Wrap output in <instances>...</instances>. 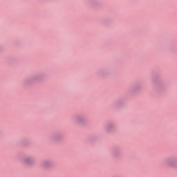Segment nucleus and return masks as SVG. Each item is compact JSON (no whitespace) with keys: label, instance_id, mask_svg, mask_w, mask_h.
Instances as JSON below:
<instances>
[{"label":"nucleus","instance_id":"obj_3","mask_svg":"<svg viewBox=\"0 0 177 177\" xmlns=\"http://www.w3.org/2000/svg\"><path fill=\"white\" fill-rule=\"evenodd\" d=\"M44 168H52V162L46 160L43 163Z\"/></svg>","mask_w":177,"mask_h":177},{"label":"nucleus","instance_id":"obj_2","mask_svg":"<svg viewBox=\"0 0 177 177\" xmlns=\"http://www.w3.org/2000/svg\"><path fill=\"white\" fill-rule=\"evenodd\" d=\"M23 162L25 165H34V164H35V160L32 158H26L24 159Z\"/></svg>","mask_w":177,"mask_h":177},{"label":"nucleus","instance_id":"obj_1","mask_svg":"<svg viewBox=\"0 0 177 177\" xmlns=\"http://www.w3.org/2000/svg\"><path fill=\"white\" fill-rule=\"evenodd\" d=\"M166 164L168 167H176V159L174 158H168L166 160Z\"/></svg>","mask_w":177,"mask_h":177}]
</instances>
